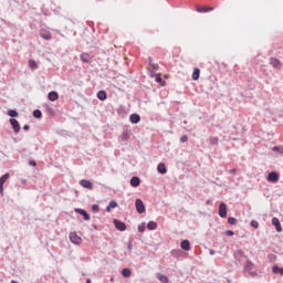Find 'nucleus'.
Segmentation results:
<instances>
[{
  "mask_svg": "<svg viewBox=\"0 0 283 283\" xmlns=\"http://www.w3.org/2000/svg\"><path fill=\"white\" fill-rule=\"evenodd\" d=\"M253 269H255V264H253V262L247 260V262L244 264V271L247 273H249L252 277H255V275H258V272H253Z\"/></svg>",
  "mask_w": 283,
  "mask_h": 283,
  "instance_id": "f257e3e1",
  "label": "nucleus"
},
{
  "mask_svg": "<svg viewBox=\"0 0 283 283\" xmlns=\"http://www.w3.org/2000/svg\"><path fill=\"white\" fill-rule=\"evenodd\" d=\"M149 76L151 78H155L156 83H159V85H161V87H165V81H163V77L160 76V74L150 72Z\"/></svg>",
  "mask_w": 283,
  "mask_h": 283,
  "instance_id": "f03ea898",
  "label": "nucleus"
},
{
  "mask_svg": "<svg viewBox=\"0 0 283 283\" xmlns=\"http://www.w3.org/2000/svg\"><path fill=\"white\" fill-rule=\"evenodd\" d=\"M135 207H136L137 213H145V203H143V200L136 199Z\"/></svg>",
  "mask_w": 283,
  "mask_h": 283,
  "instance_id": "7ed1b4c3",
  "label": "nucleus"
},
{
  "mask_svg": "<svg viewBox=\"0 0 283 283\" xmlns=\"http://www.w3.org/2000/svg\"><path fill=\"white\" fill-rule=\"evenodd\" d=\"M12 129L15 134H19V132H21V125L19 124V120H17L15 118H11L10 119Z\"/></svg>",
  "mask_w": 283,
  "mask_h": 283,
  "instance_id": "20e7f679",
  "label": "nucleus"
},
{
  "mask_svg": "<svg viewBox=\"0 0 283 283\" xmlns=\"http://www.w3.org/2000/svg\"><path fill=\"white\" fill-rule=\"evenodd\" d=\"M69 238L73 244H81V242H82L81 237H78V234H76V232H71Z\"/></svg>",
  "mask_w": 283,
  "mask_h": 283,
  "instance_id": "39448f33",
  "label": "nucleus"
},
{
  "mask_svg": "<svg viewBox=\"0 0 283 283\" xmlns=\"http://www.w3.org/2000/svg\"><path fill=\"white\" fill-rule=\"evenodd\" d=\"M40 36L42 39H44L45 41H50L52 39V33H50V31L46 30V29H41L40 30Z\"/></svg>",
  "mask_w": 283,
  "mask_h": 283,
  "instance_id": "423d86ee",
  "label": "nucleus"
},
{
  "mask_svg": "<svg viewBox=\"0 0 283 283\" xmlns=\"http://www.w3.org/2000/svg\"><path fill=\"white\" fill-rule=\"evenodd\" d=\"M114 224H115V228L117 229V231H126V229H127V226L125 224V222H122L117 219L114 220Z\"/></svg>",
  "mask_w": 283,
  "mask_h": 283,
  "instance_id": "0eeeda50",
  "label": "nucleus"
},
{
  "mask_svg": "<svg viewBox=\"0 0 283 283\" xmlns=\"http://www.w3.org/2000/svg\"><path fill=\"white\" fill-rule=\"evenodd\" d=\"M80 59L83 63H92L94 56L90 55V53H82Z\"/></svg>",
  "mask_w": 283,
  "mask_h": 283,
  "instance_id": "6e6552de",
  "label": "nucleus"
},
{
  "mask_svg": "<svg viewBox=\"0 0 283 283\" xmlns=\"http://www.w3.org/2000/svg\"><path fill=\"white\" fill-rule=\"evenodd\" d=\"M277 180H280V175H277V172L272 171L268 175L269 182H277Z\"/></svg>",
  "mask_w": 283,
  "mask_h": 283,
  "instance_id": "1a4fd4ad",
  "label": "nucleus"
},
{
  "mask_svg": "<svg viewBox=\"0 0 283 283\" xmlns=\"http://www.w3.org/2000/svg\"><path fill=\"white\" fill-rule=\"evenodd\" d=\"M219 216H220V218H227V203H224V202L220 203Z\"/></svg>",
  "mask_w": 283,
  "mask_h": 283,
  "instance_id": "9d476101",
  "label": "nucleus"
},
{
  "mask_svg": "<svg viewBox=\"0 0 283 283\" xmlns=\"http://www.w3.org/2000/svg\"><path fill=\"white\" fill-rule=\"evenodd\" d=\"M272 224L275 227L277 233H282V223H280V219H277V217L272 219Z\"/></svg>",
  "mask_w": 283,
  "mask_h": 283,
  "instance_id": "9b49d317",
  "label": "nucleus"
},
{
  "mask_svg": "<svg viewBox=\"0 0 283 283\" xmlns=\"http://www.w3.org/2000/svg\"><path fill=\"white\" fill-rule=\"evenodd\" d=\"M80 185L82 187H84V189H94V185L92 184V181L87 180V179H82L80 181Z\"/></svg>",
  "mask_w": 283,
  "mask_h": 283,
  "instance_id": "f8f14e48",
  "label": "nucleus"
},
{
  "mask_svg": "<svg viewBox=\"0 0 283 283\" xmlns=\"http://www.w3.org/2000/svg\"><path fill=\"white\" fill-rule=\"evenodd\" d=\"M75 213H80V216H83L84 220L88 221L90 220V214L87 211L81 209V208H75Z\"/></svg>",
  "mask_w": 283,
  "mask_h": 283,
  "instance_id": "ddd939ff",
  "label": "nucleus"
},
{
  "mask_svg": "<svg viewBox=\"0 0 283 283\" xmlns=\"http://www.w3.org/2000/svg\"><path fill=\"white\" fill-rule=\"evenodd\" d=\"M270 64L273 66V67H276V70H280V67H282V62H280V60L275 59V57H272L270 60Z\"/></svg>",
  "mask_w": 283,
  "mask_h": 283,
  "instance_id": "4468645a",
  "label": "nucleus"
},
{
  "mask_svg": "<svg viewBox=\"0 0 283 283\" xmlns=\"http://www.w3.org/2000/svg\"><path fill=\"white\" fill-rule=\"evenodd\" d=\"M129 120H130V123H133L134 125H136V124L140 123V115H138V114H132V115L129 116Z\"/></svg>",
  "mask_w": 283,
  "mask_h": 283,
  "instance_id": "2eb2a0df",
  "label": "nucleus"
},
{
  "mask_svg": "<svg viewBox=\"0 0 283 283\" xmlns=\"http://www.w3.org/2000/svg\"><path fill=\"white\" fill-rule=\"evenodd\" d=\"M181 249L184 251H190L191 249V243H189V240H184L181 241V244H180Z\"/></svg>",
  "mask_w": 283,
  "mask_h": 283,
  "instance_id": "dca6fc26",
  "label": "nucleus"
},
{
  "mask_svg": "<svg viewBox=\"0 0 283 283\" xmlns=\"http://www.w3.org/2000/svg\"><path fill=\"white\" fill-rule=\"evenodd\" d=\"M48 98L49 101H52V102L59 101V93L52 91L48 94Z\"/></svg>",
  "mask_w": 283,
  "mask_h": 283,
  "instance_id": "f3484780",
  "label": "nucleus"
},
{
  "mask_svg": "<svg viewBox=\"0 0 283 283\" xmlns=\"http://www.w3.org/2000/svg\"><path fill=\"white\" fill-rule=\"evenodd\" d=\"M213 11V8L211 7H197V12L205 13V12H211Z\"/></svg>",
  "mask_w": 283,
  "mask_h": 283,
  "instance_id": "a211bd4d",
  "label": "nucleus"
},
{
  "mask_svg": "<svg viewBox=\"0 0 283 283\" xmlns=\"http://www.w3.org/2000/svg\"><path fill=\"white\" fill-rule=\"evenodd\" d=\"M157 171L158 174H167V167L165 166L164 163H160L158 166H157Z\"/></svg>",
  "mask_w": 283,
  "mask_h": 283,
  "instance_id": "6ab92c4d",
  "label": "nucleus"
},
{
  "mask_svg": "<svg viewBox=\"0 0 283 283\" xmlns=\"http://www.w3.org/2000/svg\"><path fill=\"white\" fill-rule=\"evenodd\" d=\"M130 185H132V187H140V178H138V177H133V178L130 179Z\"/></svg>",
  "mask_w": 283,
  "mask_h": 283,
  "instance_id": "aec40b11",
  "label": "nucleus"
},
{
  "mask_svg": "<svg viewBox=\"0 0 283 283\" xmlns=\"http://www.w3.org/2000/svg\"><path fill=\"white\" fill-rule=\"evenodd\" d=\"M116 207H118V203L114 200H112L108 206L106 207V211L109 213V211H112V209H116Z\"/></svg>",
  "mask_w": 283,
  "mask_h": 283,
  "instance_id": "412c9836",
  "label": "nucleus"
},
{
  "mask_svg": "<svg viewBox=\"0 0 283 283\" xmlns=\"http://www.w3.org/2000/svg\"><path fill=\"white\" fill-rule=\"evenodd\" d=\"M97 98H98L99 101H107V93H106L105 91H99V92L97 93Z\"/></svg>",
  "mask_w": 283,
  "mask_h": 283,
  "instance_id": "4be33fe9",
  "label": "nucleus"
},
{
  "mask_svg": "<svg viewBox=\"0 0 283 283\" xmlns=\"http://www.w3.org/2000/svg\"><path fill=\"white\" fill-rule=\"evenodd\" d=\"M157 280H159V282H161V283H169V277H167L160 273H157Z\"/></svg>",
  "mask_w": 283,
  "mask_h": 283,
  "instance_id": "5701e85b",
  "label": "nucleus"
},
{
  "mask_svg": "<svg viewBox=\"0 0 283 283\" xmlns=\"http://www.w3.org/2000/svg\"><path fill=\"white\" fill-rule=\"evenodd\" d=\"M147 229H149V231H155V229H158V223L149 221L147 224Z\"/></svg>",
  "mask_w": 283,
  "mask_h": 283,
  "instance_id": "b1692460",
  "label": "nucleus"
},
{
  "mask_svg": "<svg viewBox=\"0 0 283 283\" xmlns=\"http://www.w3.org/2000/svg\"><path fill=\"white\" fill-rule=\"evenodd\" d=\"M123 277H132V270L125 268L122 270Z\"/></svg>",
  "mask_w": 283,
  "mask_h": 283,
  "instance_id": "393cba45",
  "label": "nucleus"
},
{
  "mask_svg": "<svg viewBox=\"0 0 283 283\" xmlns=\"http://www.w3.org/2000/svg\"><path fill=\"white\" fill-rule=\"evenodd\" d=\"M29 67H30V70H38L39 65L36 64V61L30 60Z\"/></svg>",
  "mask_w": 283,
  "mask_h": 283,
  "instance_id": "a878e982",
  "label": "nucleus"
},
{
  "mask_svg": "<svg viewBox=\"0 0 283 283\" xmlns=\"http://www.w3.org/2000/svg\"><path fill=\"white\" fill-rule=\"evenodd\" d=\"M273 273L283 275V268H280L277 265L273 266L272 269Z\"/></svg>",
  "mask_w": 283,
  "mask_h": 283,
  "instance_id": "bb28decb",
  "label": "nucleus"
},
{
  "mask_svg": "<svg viewBox=\"0 0 283 283\" xmlns=\"http://www.w3.org/2000/svg\"><path fill=\"white\" fill-rule=\"evenodd\" d=\"M8 116H10L11 118H17V116H19V113L14 109H10L8 111Z\"/></svg>",
  "mask_w": 283,
  "mask_h": 283,
  "instance_id": "cd10ccee",
  "label": "nucleus"
},
{
  "mask_svg": "<svg viewBox=\"0 0 283 283\" xmlns=\"http://www.w3.org/2000/svg\"><path fill=\"white\" fill-rule=\"evenodd\" d=\"M8 178H10V174H4L2 177H0V184L6 185Z\"/></svg>",
  "mask_w": 283,
  "mask_h": 283,
  "instance_id": "c85d7f7f",
  "label": "nucleus"
},
{
  "mask_svg": "<svg viewBox=\"0 0 283 283\" xmlns=\"http://www.w3.org/2000/svg\"><path fill=\"white\" fill-rule=\"evenodd\" d=\"M122 140H129V133L126 130L120 135Z\"/></svg>",
  "mask_w": 283,
  "mask_h": 283,
  "instance_id": "c756f323",
  "label": "nucleus"
},
{
  "mask_svg": "<svg viewBox=\"0 0 283 283\" xmlns=\"http://www.w3.org/2000/svg\"><path fill=\"white\" fill-rule=\"evenodd\" d=\"M148 61L150 70H159L160 66L158 64H153L151 59H149Z\"/></svg>",
  "mask_w": 283,
  "mask_h": 283,
  "instance_id": "7c9ffc66",
  "label": "nucleus"
},
{
  "mask_svg": "<svg viewBox=\"0 0 283 283\" xmlns=\"http://www.w3.org/2000/svg\"><path fill=\"white\" fill-rule=\"evenodd\" d=\"M33 116H34V118H41V117L43 116V114L41 113L40 109H35V111L33 112Z\"/></svg>",
  "mask_w": 283,
  "mask_h": 283,
  "instance_id": "2f4dec72",
  "label": "nucleus"
},
{
  "mask_svg": "<svg viewBox=\"0 0 283 283\" xmlns=\"http://www.w3.org/2000/svg\"><path fill=\"white\" fill-rule=\"evenodd\" d=\"M272 150L277 151L279 154H283V146H274Z\"/></svg>",
  "mask_w": 283,
  "mask_h": 283,
  "instance_id": "473e14b6",
  "label": "nucleus"
},
{
  "mask_svg": "<svg viewBox=\"0 0 283 283\" xmlns=\"http://www.w3.org/2000/svg\"><path fill=\"white\" fill-rule=\"evenodd\" d=\"M228 222H229V224H238V219L230 217V218H228Z\"/></svg>",
  "mask_w": 283,
  "mask_h": 283,
  "instance_id": "72a5a7b5",
  "label": "nucleus"
},
{
  "mask_svg": "<svg viewBox=\"0 0 283 283\" xmlns=\"http://www.w3.org/2000/svg\"><path fill=\"white\" fill-rule=\"evenodd\" d=\"M99 210H101V208L98 207V205H93L92 206V212L93 213H98Z\"/></svg>",
  "mask_w": 283,
  "mask_h": 283,
  "instance_id": "f704fd0d",
  "label": "nucleus"
},
{
  "mask_svg": "<svg viewBox=\"0 0 283 283\" xmlns=\"http://www.w3.org/2000/svg\"><path fill=\"white\" fill-rule=\"evenodd\" d=\"M198 78H200V72H193L192 73V80L198 81Z\"/></svg>",
  "mask_w": 283,
  "mask_h": 283,
  "instance_id": "c9c22d12",
  "label": "nucleus"
},
{
  "mask_svg": "<svg viewBox=\"0 0 283 283\" xmlns=\"http://www.w3.org/2000/svg\"><path fill=\"white\" fill-rule=\"evenodd\" d=\"M250 224L253 229H258L260 227V223H258L255 220H252Z\"/></svg>",
  "mask_w": 283,
  "mask_h": 283,
  "instance_id": "e433bc0d",
  "label": "nucleus"
},
{
  "mask_svg": "<svg viewBox=\"0 0 283 283\" xmlns=\"http://www.w3.org/2000/svg\"><path fill=\"white\" fill-rule=\"evenodd\" d=\"M218 142H219L218 137H211L210 138L211 145H218Z\"/></svg>",
  "mask_w": 283,
  "mask_h": 283,
  "instance_id": "4c0bfd02",
  "label": "nucleus"
},
{
  "mask_svg": "<svg viewBox=\"0 0 283 283\" xmlns=\"http://www.w3.org/2000/svg\"><path fill=\"white\" fill-rule=\"evenodd\" d=\"M138 231L139 233H145V223H142L140 226H138Z\"/></svg>",
  "mask_w": 283,
  "mask_h": 283,
  "instance_id": "58836bf2",
  "label": "nucleus"
},
{
  "mask_svg": "<svg viewBox=\"0 0 283 283\" xmlns=\"http://www.w3.org/2000/svg\"><path fill=\"white\" fill-rule=\"evenodd\" d=\"M189 140V137L187 135H184L180 137V143H187Z\"/></svg>",
  "mask_w": 283,
  "mask_h": 283,
  "instance_id": "ea45409f",
  "label": "nucleus"
},
{
  "mask_svg": "<svg viewBox=\"0 0 283 283\" xmlns=\"http://www.w3.org/2000/svg\"><path fill=\"white\" fill-rule=\"evenodd\" d=\"M226 235L231 237V235H235V233L232 230H227Z\"/></svg>",
  "mask_w": 283,
  "mask_h": 283,
  "instance_id": "a19ab883",
  "label": "nucleus"
},
{
  "mask_svg": "<svg viewBox=\"0 0 283 283\" xmlns=\"http://www.w3.org/2000/svg\"><path fill=\"white\" fill-rule=\"evenodd\" d=\"M29 165H31V167H36V161L35 160H30Z\"/></svg>",
  "mask_w": 283,
  "mask_h": 283,
  "instance_id": "79ce46f5",
  "label": "nucleus"
},
{
  "mask_svg": "<svg viewBox=\"0 0 283 283\" xmlns=\"http://www.w3.org/2000/svg\"><path fill=\"white\" fill-rule=\"evenodd\" d=\"M48 113L52 115L54 114V109H52V107H48Z\"/></svg>",
  "mask_w": 283,
  "mask_h": 283,
  "instance_id": "37998d69",
  "label": "nucleus"
},
{
  "mask_svg": "<svg viewBox=\"0 0 283 283\" xmlns=\"http://www.w3.org/2000/svg\"><path fill=\"white\" fill-rule=\"evenodd\" d=\"M0 195L3 196V184H0Z\"/></svg>",
  "mask_w": 283,
  "mask_h": 283,
  "instance_id": "c03bdc74",
  "label": "nucleus"
},
{
  "mask_svg": "<svg viewBox=\"0 0 283 283\" xmlns=\"http://www.w3.org/2000/svg\"><path fill=\"white\" fill-rule=\"evenodd\" d=\"M23 129H24V132H28L30 129V125H24Z\"/></svg>",
  "mask_w": 283,
  "mask_h": 283,
  "instance_id": "a18cd8bd",
  "label": "nucleus"
},
{
  "mask_svg": "<svg viewBox=\"0 0 283 283\" xmlns=\"http://www.w3.org/2000/svg\"><path fill=\"white\" fill-rule=\"evenodd\" d=\"M238 255H239L240 258H243V256H244V252L239 251V252H238Z\"/></svg>",
  "mask_w": 283,
  "mask_h": 283,
  "instance_id": "49530a36",
  "label": "nucleus"
},
{
  "mask_svg": "<svg viewBox=\"0 0 283 283\" xmlns=\"http://www.w3.org/2000/svg\"><path fill=\"white\" fill-rule=\"evenodd\" d=\"M210 255H216V251L214 250H210Z\"/></svg>",
  "mask_w": 283,
  "mask_h": 283,
  "instance_id": "de8ad7c7",
  "label": "nucleus"
},
{
  "mask_svg": "<svg viewBox=\"0 0 283 283\" xmlns=\"http://www.w3.org/2000/svg\"><path fill=\"white\" fill-rule=\"evenodd\" d=\"M128 249L132 251V242L128 243Z\"/></svg>",
  "mask_w": 283,
  "mask_h": 283,
  "instance_id": "09e8293b",
  "label": "nucleus"
},
{
  "mask_svg": "<svg viewBox=\"0 0 283 283\" xmlns=\"http://www.w3.org/2000/svg\"><path fill=\"white\" fill-rule=\"evenodd\" d=\"M230 174H235V169H230Z\"/></svg>",
  "mask_w": 283,
  "mask_h": 283,
  "instance_id": "8fccbe9b",
  "label": "nucleus"
},
{
  "mask_svg": "<svg viewBox=\"0 0 283 283\" xmlns=\"http://www.w3.org/2000/svg\"><path fill=\"white\" fill-rule=\"evenodd\" d=\"M193 72H200V69H195Z\"/></svg>",
  "mask_w": 283,
  "mask_h": 283,
  "instance_id": "3c124183",
  "label": "nucleus"
},
{
  "mask_svg": "<svg viewBox=\"0 0 283 283\" xmlns=\"http://www.w3.org/2000/svg\"><path fill=\"white\" fill-rule=\"evenodd\" d=\"M164 78H169V75L168 74L164 75Z\"/></svg>",
  "mask_w": 283,
  "mask_h": 283,
  "instance_id": "603ef678",
  "label": "nucleus"
},
{
  "mask_svg": "<svg viewBox=\"0 0 283 283\" xmlns=\"http://www.w3.org/2000/svg\"><path fill=\"white\" fill-rule=\"evenodd\" d=\"M86 283H92V280L88 279V280L86 281Z\"/></svg>",
  "mask_w": 283,
  "mask_h": 283,
  "instance_id": "864d4df0",
  "label": "nucleus"
},
{
  "mask_svg": "<svg viewBox=\"0 0 283 283\" xmlns=\"http://www.w3.org/2000/svg\"><path fill=\"white\" fill-rule=\"evenodd\" d=\"M11 283H19V281H11Z\"/></svg>",
  "mask_w": 283,
  "mask_h": 283,
  "instance_id": "5fc2aeb1",
  "label": "nucleus"
},
{
  "mask_svg": "<svg viewBox=\"0 0 283 283\" xmlns=\"http://www.w3.org/2000/svg\"><path fill=\"white\" fill-rule=\"evenodd\" d=\"M207 205H209V200L207 201Z\"/></svg>",
  "mask_w": 283,
  "mask_h": 283,
  "instance_id": "6e6d98bb",
  "label": "nucleus"
}]
</instances>
